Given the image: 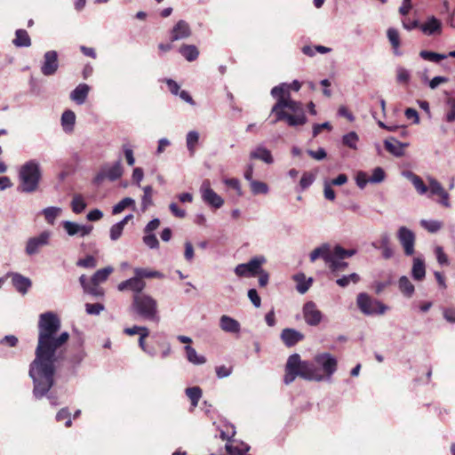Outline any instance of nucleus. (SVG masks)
<instances>
[{
	"instance_id": "nucleus-50",
	"label": "nucleus",
	"mask_w": 455,
	"mask_h": 455,
	"mask_svg": "<svg viewBox=\"0 0 455 455\" xmlns=\"http://www.w3.org/2000/svg\"><path fill=\"white\" fill-rule=\"evenodd\" d=\"M386 178V173L381 167H376L370 177V183H380Z\"/></svg>"
},
{
	"instance_id": "nucleus-31",
	"label": "nucleus",
	"mask_w": 455,
	"mask_h": 455,
	"mask_svg": "<svg viewBox=\"0 0 455 455\" xmlns=\"http://www.w3.org/2000/svg\"><path fill=\"white\" fill-rule=\"evenodd\" d=\"M354 250H346L339 245L335 246L333 251L330 249V254L331 255L333 260L344 259L346 258L351 257L354 255Z\"/></svg>"
},
{
	"instance_id": "nucleus-27",
	"label": "nucleus",
	"mask_w": 455,
	"mask_h": 455,
	"mask_svg": "<svg viewBox=\"0 0 455 455\" xmlns=\"http://www.w3.org/2000/svg\"><path fill=\"white\" fill-rule=\"evenodd\" d=\"M250 157L251 159L261 160L268 164H272L274 161L271 152L264 147H258L254 151L251 152Z\"/></svg>"
},
{
	"instance_id": "nucleus-2",
	"label": "nucleus",
	"mask_w": 455,
	"mask_h": 455,
	"mask_svg": "<svg viewBox=\"0 0 455 455\" xmlns=\"http://www.w3.org/2000/svg\"><path fill=\"white\" fill-rule=\"evenodd\" d=\"M337 368L338 361L330 353L317 354L313 361H301L299 354H293L287 359L283 382L290 385L297 377L317 382L330 379Z\"/></svg>"
},
{
	"instance_id": "nucleus-51",
	"label": "nucleus",
	"mask_w": 455,
	"mask_h": 455,
	"mask_svg": "<svg viewBox=\"0 0 455 455\" xmlns=\"http://www.w3.org/2000/svg\"><path fill=\"white\" fill-rule=\"evenodd\" d=\"M42 213L44 215L45 220L49 224H53L54 220L57 219V207L52 206L45 208L42 211Z\"/></svg>"
},
{
	"instance_id": "nucleus-6",
	"label": "nucleus",
	"mask_w": 455,
	"mask_h": 455,
	"mask_svg": "<svg viewBox=\"0 0 455 455\" xmlns=\"http://www.w3.org/2000/svg\"><path fill=\"white\" fill-rule=\"evenodd\" d=\"M113 272L114 267L108 266L97 270L90 280H88L85 275H82L79 278V282L84 293L90 294L95 298L103 297L104 290L100 284L106 282Z\"/></svg>"
},
{
	"instance_id": "nucleus-61",
	"label": "nucleus",
	"mask_w": 455,
	"mask_h": 455,
	"mask_svg": "<svg viewBox=\"0 0 455 455\" xmlns=\"http://www.w3.org/2000/svg\"><path fill=\"white\" fill-rule=\"evenodd\" d=\"M19 342V339L16 336L14 335H5L1 340H0V344L2 345H6L10 347H14L17 346Z\"/></svg>"
},
{
	"instance_id": "nucleus-36",
	"label": "nucleus",
	"mask_w": 455,
	"mask_h": 455,
	"mask_svg": "<svg viewBox=\"0 0 455 455\" xmlns=\"http://www.w3.org/2000/svg\"><path fill=\"white\" fill-rule=\"evenodd\" d=\"M399 289L406 297H411L414 292V286L406 276L399 279Z\"/></svg>"
},
{
	"instance_id": "nucleus-55",
	"label": "nucleus",
	"mask_w": 455,
	"mask_h": 455,
	"mask_svg": "<svg viewBox=\"0 0 455 455\" xmlns=\"http://www.w3.org/2000/svg\"><path fill=\"white\" fill-rule=\"evenodd\" d=\"M143 242L145 243L146 245H148L151 249L159 247V242L154 234H151V233L146 234V235H144V237H143Z\"/></svg>"
},
{
	"instance_id": "nucleus-34",
	"label": "nucleus",
	"mask_w": 455,
	"mask_h": 455,
	"mask_svg": "<svg viewBox=\"0 0 455 455\" xmlns=\"http://www.w3.org/2000/svg\"><path fill=\"white\" fill-rule=\"evenodd\" d=\"M421 28L424 33L432 35L441 29V22L433 17L424 23Z\"/></svg>"
},
{
	"instance_id": "nucleus-18",
	"label": "nucleus",
	"mask_w": 455,
	"mask_h": 455,
	"mask_svg": "<svg viewBox=\"0 0 455 455\" xmlns=\"http://www.w3.org/2000/svg\"><path fill=\"white\" fill-rule=\"evenodd\" d=\"M10 275L12 276V283L16 291L25 295L32 285L31 280L19 273H12Z\"/></svg>"
},
{
	"instance_id": "nucleus-25",
	"label": "nucleus",
	"mask_w": 455,
	"mask_h": 455,
	"mask_svg": "<svg viewBox=\"0 0 455 455\" xmlns=\"http://www.w3.org/2000/svg\"><path fill=\"white\" fill-rule=\"evenodd\" d=\"M76 114L74 111L68 109L65 110L61 115V126L65 132L71 133L74 131L76 124Z\"/></svg>"
},
{
	"instance_id": "nucleus-32",
	"label": "nucleus",
	"mask_w": 455,
	"mask_h": 455,
	"mask_svg": "<svg viewBox=\"0 0 455 455\" xmlns=\"http://www.w3.org/2000/svg\"><path fill=\"white\" fill-rule=\"evenodd\" d=\"M186 395L189 398L193 407H196L202 397V389L199 387H192L186 388Z\"/></svg>"
},
{
	"instance_id": "nucleus-16",
	"label": "nucleus",
	"mask_w": 455,
	"mask_h": 455,
	"mask_svg": "<svg viewBox=\"0 0 455 455\" xmlns=\"http://www.w3.org/2000/svg\"><path fill=\"white\" fill-rule=\"evenodd\" d=\"M304 338L305 336L302 332L291 328H285L281 332V339L288 347L295 346L302 341Z\"/></svg>"
},
{
	"instance_id": "nucleus-48",
	"label": "nucleus",
	"mask_w": 455,
	"mask_h": 455,
	"mask_svg": "<svg viewBox=\"0 0 455 455\" xmlns=\"http://www.w3.org/2000/svg\"><path fill=\"white\" fill-rule=\"evenodd\" d=\"M144 196L142 197L141 207L142 211H146L148 206H150L152 202V188L150 186H147L143 188Z\"/></svg>"
},
{
	"instance_id": "nucleus-60",
	"label": "nucleus",
	"mask_w": 455,
	"mask_h": 455,
	"mask_svg": "<svg viewBox=\"0 0 455 455\" xmlns=\"http://www.w3.org/2000/svg\"><path fill=\"white\" fill-rule=\"evenodd\" d=\"M315 177L308 172H305L299 181V186L302 189L307 188L314 181Z\"/></svg>"
},
{
	"instance_id": "nucleus-54",
	"label": "nucleus",
	"mask_w": 455,
	"mask_h": 455,
	"mask_svg": "<svg viewBox=\"0 0 455 455\" xmlns=\"http://www.w3.org/2000/svg\"><path fill=\"white\" fill-rule=\"evenodd\" d=\"M412 184L419 194H425L427 191V187L418 175H413L411 179Z\"/></svg>"
},
{
	"instance_id": "nucleus-40",
	"label": "nucleus",
	"mask_w": 455,
	"mask_h": 455,
	"mask_svg": "<svg viewBox=\"0 0 455 455\" xmlns=\"http://www.w3.org/2000/svg\"><path fill=\"white\" fill-rule=\"evenodd\" d=\"M295 280L297 281V291L301 294L306 293L312 283V279L309 278L306 281L304 275H297Z\"/></svg>"
},
{
	"instance_id": "nucleus-47",
	"label": "nucleus",
	"mask_w": 455,
	"mask_h": 455,
	"mask_svg": "<svg viewBox=\"0 0 455 455\" xmlns=\"http://www.w3.org/2000/svg\"><path fill=\"white\" fill-rule=\"evenodd\" d=\"M76 265L84 268H94L97 266V259L94 256L87 255L85 258L78 259Z\"/></svg>"
},
{
	"instance_id": "nucleus-24",
	"label": "nucleus",
	"mask_w": 455,
	"mask_h": 455,
	"mask_svg": "<svg viewBox=\"0 0 455 455\" xmlns=\"http://www.w3.org/2000/svg\"><path fill=\"white\" fill-rule=\"evenodd\" d=\"M220 326L222 331L230 333H238L241 329V325L237 320L226 315L220 317Z\"/></svg>"
},
{
	"instance_id": "nucleus-62",
	"label": "nucleus",
	"mask_w": 455,
	"mask_h": 455,
	"mask_svg": "<svg viewBox=\"0 0 455 455\" xmlns=\"http://www.w3.org/2000/svg\"><path fill=\"white\" fill-rule=\"evenodd\" d=\"M216 374L219 379L228 377L233 371L232 367H227L225 365L217 366L216 369Z\"/></svg>"
},
{
	"instance_id": "nucleus-64",
	"label": "nucleus",
	"mask_w": 455,
	"mask_h": 455,
	"mask_svg": "<svg viewBox=\"0 0 455 455\" xmlns=\"http://www.w3.org/2000/svg\"><path fill=\"white\" fill-rule=\"evenodd\" d=\"M323 194L324 197L330 201H333L336 197L335 191L331 188V185L327 181L324 183Z\"/></svg>"
},
{
	"instance_id": "nucleus-15",
	"label": "nucleus",
	"mask_w": 455,
	"mask_h": 455,
	"mask_svg": "<svg viewBox=\"0 0 455 455\" xmlns=\"http://www.w3.org/2000/svg\"><path fill=\"white\" fill-rule=\"evenodd\" d=\"M145 281L140 280L136 275H134V276L132 278L119 283L117 285L119 291H131L133 292V296H136L138 293H143L142 291L145 289Z\"/></svg>"
},
{
	"instance_id": "nucleus-12",
	"label": "nucleus",
	"mask_w": 455,
	"mask_h": 455,
	"mask_svg": "<svg viewBox=\"0 0 455 455\" xmlns=\"http://www.w3.org/2000/svg\"><path fill=\"white\" fill-rule=\"evenodd\" d=\"M303 316L308 325L316 326L321 323L323 315L315 302L308 301L303 307Z\"/></svg>"
},
{
	"instance_id": "nucleus-28",
	"label": "nucleus",
	"mask_w": 455,
	"mask_h": 455,
	"mask_svg": "<svg viewBox=\"0 0 455 455\" xmlns=\"http://www.w3.org/2000/svg\"><path fill=\"white\" fill-rule=\"evenodd\" d=\"M179 52L188 61H194L199 56L198 49L193 44H182Z\"/></svg>"
},
{
	"instance_id": "nucleus-43",
	"label": "nucleus",
	"mask_w": 455,
	"mask_h": 455,
	"mask_svg": "<svg viewBox=\"0 0 455 455\" xmlns=\"http://www.w3.org/2000/svg\"><path fill=\"white\" fill-rule=\"evenodd\" d=\"M359 280H360V276L357 274L353 273L348 275H343L342 277L338 278L336 280V283L339 286L344 288V287H347L350 283V282L356 283L359 282Z\"/></svg>"
},
{
	"instance_id": "nucleus-29",
	"label": "nucleus",
	"mask_w": 455,
	"mask_h": 455,
	"mask_svg": "<svg viewBox=\"0 0 455 455\" xmlns=\"http://www.w3.org/2000/svg\"><path fill=\"white\" fill-rule=\"evenodd\" d=\"M134 275H136L140 280H144L145 278H162L164 276L159 271L142 267L135 268Z\"/></svg>"
},
{
	"instance_id": "nucleus-21",
	"label": "nucleus",
	"mask_w": 455,
	"mask_h": 455,
	"mask_svg": "<svg viewBox=\"0 0 455 455\" xmlns=\"http://www.w3.org/2000/svg\"><path fill=\"white\" fill-rule=\"evenodd\" d=\"M429 189L432 195H436L440 197L438 201L443 206L450 207L449 194L443 189L442 185L435 180H430Z\"/></svg>"
},
{
	"instance_id": "nucleus-35",
	"label": "nucleus",
	"mask_w": 455,
	"mask_h": 455,
	"mask_svg": "<svg viewBox=\"0 0 455 455\" xmlns=\"http://www.w3.org/2000/svg\"><path fill=\"white\" fill-rule=\"evenodd\" d=\"M199 140V134L196 131H191L187 134V147L191 156L195 155L196 147Z\"/></svg>"
},
{
	"instance_id": "nucleus-57",
	"label": "nucleus",
	"mask_w": 455,
	"mask_h": 455,
	"mask_svg": "<svg viewBox=\"0 0 455 455\" xmlns=\"http://www.w3.org/2000/svg\"><path fill=\"white\" fill-rule=\"evenodd\" d=\"M373 247L377 249H385L390 246V238L387 234L381 235L380 238L372 243Z\"/></svg>"
},
{
	"instance_id": "nucleus-17",
	"label": "nucleus",
	"mask_w": 455,
	"mask_h": 455,
	"mask_svg": "<svg viewBox=\"0 0 455 455\" xmlns=\"http://www.w3.org/2000/svg\"><path fill=\"white\" fill-rule=\"evenodd\" d=\"M57 70V52L49 51L44 54V60L41 67V72L44 76H52Z\"/></svg>"
},
{
	"instance_id": "nucleus-9",
	"label": "nucleus",
	"mask_w": 455,
	"mask_h": 455,
	"mask_svg": "<svg viewBox=\"0 0 455 455\" xmlns=\"http://www.w3.org/2000/svg\"><path fill=\"white\" fill-rule=\"evenodd\" d=\"M52 233L47 230L43 231L39 235L30 237L26 245V253L28 255L36 254L39 250L49 243Z\"/></svg>"
},
{
	"instance_id": "nucleus-33",
	"label": "nucleus",
	"mask_w": 455,
	"mask_h": 455,
	"mask_svg": "<svg viewBox=\"0 0 455 455\" xmlns=\"http://www.w3.org/2000/svg\"><path fill=\"white\" fill-rule=\"evenodd\" d=\"M226 450L229 455H250L247 454L250 447L243 443L239 445L226 444Z\"/></svg>"
},
{
	"instance_id": "nucleus-38",
	"label": "nucleus",
	"mask_w": 455,
	"mask_h": 455,
	"mask_svg": "<svg viewBox=\"0 0 455 455\" xmlns=\"http://www.w3.org/2000/svg\"><path fill=\"white\" fill-rule=\"evenodd\" d=\"M185 351L187 354V358L189 362H191L195 364H201V363H205L204 357L197 355L196 349L193 348L191 346H189V345L186 346Z\"/></svg>"
},
{
	"instance_id": "nucleus-11",
	"label": "nucleus",
	"mask_w": 455,
	"mask_h": 455,
	"mask_svg": "<svg viewBox=\"0 0 455 455\" xmlns=\"http://www.w3.org/2000/svg\"><path fill=\"white\" fill-rule=\"evenodd\" d=\"M397 238L407 256L414 253L415 235L406 227H401L397 232Z\"/></svg>"
},
{
	"instance_id": "nucleus-42",
	"label": "nucleus",
	"mask_w": 455,
	"mask_h": 455,
	"mask_svg": "<svg viewBox=\"0 0 455 455\" xmlns=\"http://www.w3.org/2000/svg\"><path fill=\"white\" fill-rule=\"evenodd\" d=\"M72 211L78 214L81 213L86 207V204L81 195H76L71 202Z\"/></svg>"
},
{
	"instance_id": "nucleus-37",
	"label": "nucleus",
	"mask_w": 455,
	"mask_h": 455,
	"mask_svg": "<svg viewBox=\"0 0 455 455\" xmlns=\"http://www.w3.org/2000/svg\"><path fill=\"white\" fill-rule=\"evenodd\" d=\"M426 274L425 265L423 261L419 259H414L412 266V275L416 280H421L424 278Z\"/></svg>"
},
{
	"instance_id": "nucleus-14",
	"label": "nucleus",
	"mask_w": 455,
	"mask_h": 455,
	"mask_svg": "<svg viewBox=\"0 0 455 455\" xmlns=\"http://www.w3.org/2000/svg\"><path fill=\"white\" fill-rule=\"evenodd\" d=\"M202 197L205 203L217 209L224 204V200L210 188V181L207 180L202 185Z\"/></svg>"
},
{
	"instance_id": "nucleus-56",
	"label": "nucleus",
	"mask_w": 455,
	"mask_h": 455,
	"mask_svg": "<svg viewBox=\"0 0 455 455\" xmlns=\"http://www.w3.org/2000/svg\"><path fill=\"white\" fill-rule=\"evenodd\" d=\"M124 227L122 223H116L113 225L110 228V238L113 241L119 239L123 234Z\"/></svg>"
},
{
	"instance_id": "nucleus-5",
	"label": "nucleus",
	"mask_w": 455,
	"mask_h": 455,
	"mask_svg": "<svg viewBox=\"0 0 455 455\" xmlns=\"http://www.w3.org/2000/svg\"><path fill=\"white\" fill-rule=\"evenodd\" d=\"M131 307L134 314L145 320L159 321L157 301L148 294L138 293L132 296Z\"/></svg>"
},
{
	"instance_id": "nucleus-30",
	"label": "nucleus",
	"mask_w": 455,
	"mask_h": 455,
	"mask_svg": "<svg viewBox=\"0 0 455 455\" xmlns=\"http://www.w3.org/2000/svg\"><path fill=\"white\" fill-rule=\"evenodd\" d=\"M387 38L392 45V48L394 50V53L398 55L399 54V47L401 45L400 41V36L397 29L394 28H389L387 31Z\"/></svg>"
},
{
	"instance_id": "nucleus-13",
	"label": "nucleus",
	"mask_w": 455,
	"mask_h": 455,
	"mask_svg": "<svg viewBox=\"0 0 455 455\" xmlns=\"http://www.w3.org/2000/svg\"><path fill=\"white\" fill-rule=\"evenodd\" d=\"M123 172L124 171L121 165V162L118 160L113 166L108 167V169H104L99 172L94 178V182L100 184L105 179H108L111 181L116 180L122 177Z\"/></svg>"
},
{
	"instance_id": "nucleus-4",
	"label": "nucleus",
	"mask_w": 455,
	"mask_h": 455,
	"mask_svg": "<svg viewBox=\"0 0 455 455\" xmlns=\"http://www.w3.org/2000/svg\"><path fill=\"white\" fill-rule=\"evenodd\" d=\"M19 179L18 191L22 193L36 191L41 179L39 164L35 160L26 162L20 169Z\"/></svg>"
},
{
	"instance_id": "nucleus-1",
	"label": "nucleus",
	"mask_w": 455,
	"mask_h": 455,
	"mask_svg": "<svg viewBox=\"0 0 455 455\" xmlns=\"http://www.w3.org/2000/svg\"><path fill=\"white\" fill-rule=\"evenodd\" d=\"M38 344L36 357L29 365L28 375L33 381V395L39 400L44 396L52 405H56V398L48 395L54 384L55 353L57 351V315L46 312L39 315Z\"/></svg>"
},
{
	"instance_id": "nucleus-63",
	"label": "nucleus",
	"mask_w": 455,
	"mask_h": 455,
	"mask_svg": "<svg viewBox=\"0 0 455 455\" xmlns=\"http://www.w3.org/2000/svg\"><path fill=\"white\" fill-rule=\"evenodd\" d=\"M248 297L251 303L256 307H259L261 305V299L255 289H250L248 291Z\"/></svg>"
},
{
	"instance_id": "nucleus-20",
	"label": "nucleus",
	"mask_w": 455,
	"mask_h": 455,
	"mask_svg": "<svg viewBox=\"0 0 455 455\" xmlns=\"http://www.w3.org/2000/svg\"><path fill=\"white\" fill-rule=\"evenodd\" d=\"M62 226L69 235H80V236H84L89 235L93 228L92 226L79 225L71 221H64Z\"/></svg>"
},
{
	"instance_id": "nucleus-7",
	"label": "nucleus",
	"mask_w": 455,
	"mask_h": 455,
	"mask_svg": "<svg viewBox=\"0 0 455 455\" xmlns=\"http://www.w3.org/2000/svg\"><path fill=\"white\" fill-rule=\"evenodd\" d=\"M319 258L324 260L331 272L336 276L339 275V271L345 270L348 266V264L342 261V259H332V257L330 254V245L328 244H323L311 251L310 260L312 262L315 261Z\"/></svg>"
},
{
	"instance_id": "nucleus-39",
	"label": "nucleus",
	"mask_w": 455,
	"mask_h": 455,
	"mask_svg": "<svg viewBox=\"0 0 455 455\" xmlns=\"http://www.w3.org/2000/svg\"><path fill=\"white\" fill-rule=\"evenodd\" d=\"M445 103L448 107V110L445 114V121L447 123H453L455 122V98L448 97Z\"/></svg>"
},
{
	"instance_id": "nucleus-45",
	"label": "nucleus",
	"mask_w": 455,
	"mask_h": 455,
	"mask_svg": "<svg viewBox=\"0 0 455 455\" xmlns=\"http://www.w3.org/2000/svg\"><path fill=\"white\" fill-rule=\"evenodd\" d=\"M419 56L423 60L432 61V62H439L440 60L446 58V56L443 54H440V53H436V52H429V51H421L419 52Z\"/></svg>"
},
{
	"instance_id": "nucleus-44",
	"label": "nucleus",
	"mask_w": 455,
	"mask_h": 455,
	"mask_svg": "<svg viewBox=\"0 0 455 455\" xmlns=\"http://www.w3.org/2000/svg\"><path fill=\"white\" fill-rule=\"evenodd\" d=\"M358 135L355 132H350L347 134H345L342 138V142L345 146L352 148L356 149V143L358 141Z\"/></svg>"
},
{
	"instance_id": "nucleus-46",
	"label": "nucleus",
	"mask_w": 455,
	"mask_h": 455,
	"mask_svg": "<svg viewBox=\"0 0 455 455\" xmlns=\"http://www.w3.org/2000/svg\"><path fill=\"white\" fill-rule=\"evenodd\" d=\"M251 190L254 195L267 194L268 188L267 185L262 181L251 180Z\"/></svg>"
},
{
	"instance_id": "nucleus-10",
	"label": "nucleus",
	"mask_w": 455,
	"mask_h": 455,
	"mask_svg": "<svg viewBox=\"0 0 455 455\" xmlns=\"http://www.w3.org/2000/svg\"><path fill=\"white\" fill-rule=\"evenodd\" d=\"M264 262L265 259L263 257H255L248 263L237 265L235 268V273L237 276H244L246 275L255 276Z\"/></svg>"
},
{
	"instance_id": "nucleus-19",
	"label": "nucleus",
	"mask_w": 455,
	"mask_h": 455,
	"mask_svg": "<svg viewBox=\"0 0 455 455\" xmlns=\"http://www.w3.org/2000/svg\"><path fill=\"white\" fill-rule=\"evenodd\" d=\"M191 35V29L188 22L183 20H179L173 27L171 35V41L188 38Z\"/></svg>"
},
{
	"instance_id": "nucleus-53",
	"label": "nucleus",
	"mask_w": 455,
	"mask_h": 455,
	"mask_svg": "<svg viewBox=\"0 0 455 455\" xmlns=\"http://www.w3.org/2000/svg\"><path fill=\"white\" fill-rule=\"evenodd\" d=\"M410 73L403 67H398L396 69V80L401 84H407L410 81Z\"/></svg>"
},
{
	"instance_id": "nucleus-49",
	"label": "nucleus",
	"mask_w": 455,
	"mask_h": 455,
	"mask_svg": "<svg viewBox=\"0 0 455 455\" xmlns=\"http://www.w3.org/2000/svg\"><path fill=\"white\" fill-rule=\"evenodd\" d=\"M421 226L428 232L435 233L441 229L442 223L437 220H421Z\"/></svg>"
},
{
	"instance_id": "nucleus-52",
	"label": "nucleus",
	"mask_w": 455,
	"mask_h": 455,
	"mask_svg": "<svg viewBox=\"0 0 455 455\" xmlns=\"http://www.w3.org/2000/svg\"><path fill=\"white\" fill-rule=\"evenodd\" d=\"M105 309V307L101 303H86L85 304V310L88 315H100V312H102Z\"/></svg>"
},
{
	"instance_id": "nucleus-59",
	"label": "nucleus",
	"mask_w": 455,
	"mask_h": 455,
	"mask_svg": "<svg viewBox=\"0 0 455 455\" xmlns=\"http://www.w3.org/2000/svg\"><path fill=\"white\" fill-rule=\"evenodd\" d=\"M70 412L68 408H62L59 411V421L65 420V427H70L72 425V420L70 418Z\"/></svg>"
},
{
	"instance_id": "nucleus-26",
	"label": "nucleus",
	"mask_w": 455,
	"mask_h": 455,
	"mask_svg": "<svg viewBox=\"0 0 455 455\" xmlns=\"http://www.w3.org/2000/svg\"><path fill=\"white\" fill-rule=\"evenodd\" d=\"M12 43L16 47H28L31 45V39L25 29L20 28L15 31V38Z\"/></svg>"
},
{
	"instance_id": "nucleus-22",
	"label": "nucleus",
	"mask_w": 455,
	"mask_h": 455,
	"mask_svg": "<svg viewBox=\"0 0 455 455\" xmlns=\"http://www.w3.org/2000/svg\"><path fill=\"white\" fill-rule=\"evenodd\" d=\"M91 87L87 84H79L70 93V100L78 105L85 102Z\"/></svg>"
},
{
	"instance_id": "nucleus-23",
	"label": "nucleus",
	"mask_w": 455,
	"mask_h": 455,
	"mask_svg": "<svg viewBox=\"0 0 455 455\" xmlns=\"http://www.w3.org/2000/svg\"><path fill=\"white\" fill-rule=\"evenodd\" d=\"M385 148L387 152L395 156L400 157L404 155V148L408 146L407 143H402L391 137L384 141Z\"/></svg>"
},
{
	"instance_id": "nucleus-8",
	"label": "nucleus",
	"mask_w": 455,
	"mask_h": 455,
	"mask_svg": "<svg viewBox=\"0 0 455 455\" xmlns=\"http://www.w3.org/2000/svg\"><path fill=\"white\" fill-rule=\"evenodd\" d=\"M357 307L364 315H383L387 307L382 302L372 299L367 293L362 292L357 295Z\"/></svg>"
},
{
	"instance_id": "nucleus-41",
	"label": "nucleus",
	"mask_w": 455,
	"mask_h": 455,
	"mask_svg": "<svg viewBox=\"0 0 455 455\" xmlns=\"http://www.w3.org/2000/svg\"><path fill=\"white\" fill-rule=\"evenodd\" d=\"M135 202L132 198L125 197L113 207L112 213L114 215L119 214L127 207L133 206Z\"/></svg>"
},
{
	"instance_id": "nucleus-3",
	"label": "nucleus",
	"mask_w": 455,
	"mask_h": 455,
	"mask_svg": "<svg viewBox=\"0 0 455 455\" xmlns=\"http://www.w3.org/2000/svg\"><path fill=\"white\" fill-rule=\"evenodd\" d=\"M301 84L294 80L291 84H281L271 90V95L276 99V102L271 109L275 116L273 124L283 122L290 127L304 125L307 118L305 114L303 104L291 98V91L298 92Z\"/></svg>"
},
{
	"instance_id": "nucleus-58",
	"label": "nucleus",
	"mask_w": 455,
	"mask_h": 455,
	"mask_svg": "<svg viewBox=\"0 0 455 455\" xmlns=\"http://www.w3.org/2000/svg\"><path fill=\"white\" fill-rule=\"evenodd\" d=\"M356 185L360 188H364L367 183H370V177L365 172H358L355 178Z\"/></svg>"
}]
</instances>
